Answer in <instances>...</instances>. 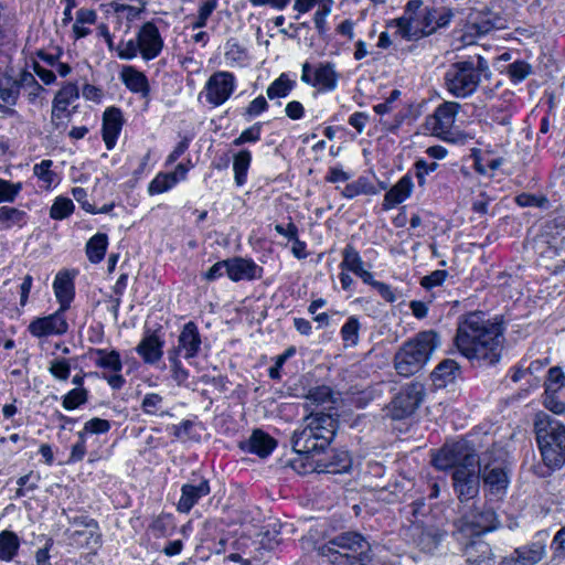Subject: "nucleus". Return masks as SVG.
<instances>
[{"label":"nucleus","instance_id":"obj_1","mask_svg":"<svg viewBox=\"0 0 565 565\" xmlns=\"http://www.w3.org/2000/svg\"><path fill=\"white\" fill-rule=\"evenodd\" d=\"M502 343V326L486 319L482 312H470L458 323L455 344L469 360L492 365L501 356Z\"/></svg>","mask_w":565,"mask_h":565},{"label":"nucleus","instance_id":"obj_2","mask_svg":"<svg viewBox=\"0 0 565 565\" xmlns=\"http://www.w3.org/2000/svg\"><path fill=\"white\" fill-rule=\"evenodd\" d=\"M337 423L331 414L311 413L303 418L301 428L297 429L291 444L296 452L316 455L324 451L334 437Z\"/></svg>","mask_w":565,"mask_h":565},{"label":"nucleus","instance_id":"obj_3","mask_svg":"<svg viewBox=\"0 0 565 565\" xmlns=\"http://www.w3.org/2000/svg\"><path fill=\"white\" fill-rule=\"evenodd\" d=\"M534 428L544 463L550 469H559L565 463V426L550 415L540 413Z\"/></svg>","mask_w":565,"mask_h":565},{"label":"nucleus","instance_id":"obj_4","mask_svg":"<svg viewBox=\"0 0 565 565\" xmlns=\"http://www.w3.org/2000/svg\"><path fill=\"white\" fill-rule=\"evenodd\" d=\"M387 28L405 41H418L436 31L434 11L425 8L422 0H411L399 18L387 22Z\"/></svg>","mask_w":565,"mask_h":565},{"label":"nucleus","instance_id":"obj_5","mask_svg":"<svg viewBox=\"0 0 565 565\" xmlns=\"http://www.w3.org/2000/svg\"><path fill=\"white\" fill-rule=\"evenodd\" d=\"M436 347V332H419L396 352L394 358L396 372L405 377L416 374L424 367Z\"/></svg>","mask_w":565,"mask_h":565},{"label":"nucleus","instance_id":"obj_6","mask_svg":"<svg viewBox=\"0 0 565 565\" xmlns=\"http://www.w3.org/2000/svg\"><path fill=\"white\" fill-rule=\"evenodd\" d=\"M481 75L488 77L490 70L487 60L478 55L476 63L467 60L451 64L445 74V82L454 96L466 97L477 89Z\"/></svg>","mask_w":565,"mask_h":565},{"label":"nucleus","instance_id":"obj_7","mask_svg":"<svg viewBox=\"0 0 565 565\" xmlns=\"http://www.w3.org/2000/svg\"><path fill=\"white\" fill-rule=\"evenodd\" d=\"M479 459L473 447L465 439L446 443L433 455L431 463L438 470L478 466Z\"/></svg>","mask_w":565,"mask_h":565},{"label":"nucleus","instance_id":"obj_8","mask_svg":"<svg viewBox=\"0 0 565 565\" xmlns=\"http://www.w3.org/2000/svg\"><path fill=\"white\" fill-rule=\"evenodd\" d=\"M493 451L482 455L479 459L480 477H482L484 490L493 497L502 498L510 483L509 472L503 461L492 458Z\"/></svg>","mask_w":565,"mask_h":565},{"label":"nucleus","instance_id":"obj_9","mask_svg":"<svg viewBox=\"0 0 565 565\" xmlns=\"http://www.w3.org/2000/svg\"><path fill=\"white\" fill-rule=\"evenodd\" d=\"M425 394L424 385L413 382L406 385L387 406V415L392 419H404L414 414L423 402Z\"/></svg>","mask_w":565,"mask_h":565},{"label":"nucleus","instance_id":"obj_10","mask_svg":"<svg viewBox=\"0 0 565 565\" xmlns=\"http://www.w3.org/2000/svg\"><path fill=\"white\" fill-rule=\"evenodd\" d=\"M460 105L455 102H445L435 113L426 118L425 127L431 135L445 140L452 138V127Z\"/></svg>","mask_w":565,"mask_h":565},{"label":"nucleus","instance_id":"obj_11","mask_svg":"<svg viewBox=\"0 0 565 565\" xmlns=\"http://www.w3.org/2000/svg\"><path fill=\"white\" fill-rule=\"evenodd\" d=\"M235 86V76L232 73L215 72L205 84V100L213 106H221L231 97Z\"/></svg>","mask_w":565,"mask_h":565},{"label":"nucleus","instance_id":"obj_12","mask_svg":"<svg viewBox=\"0 0 565 565\" xmlns=\"http://www.w3.org/2000/svg\"><path fill=\"white\" fill-rule=\"evenodd\" d=\"M452 486L460 502L476 498L480 489V468H457L452 472Z\"/></svg>","mask_w":565,"mask_h":565},{"label":"nucleus","instance_id":"obj_13","mask_svg":"<svg viewBox=\"0 0 565 565\" xmlns=\"http://www.w3.org/2000/svg\"><path fill=\"white\" fill-rule=\"evenodd\" d=\"M352 550L353 534L351 532H344L319 547V553L321 556L327 557L331 564L352 565Z\"/></svg>","mask_w":565,"mask_h":565},{"label":"nucleus","instance_id":"obj_14","mask_svg":"<svg viewBox=\"0 0 565 565\" xmlns=\"http://www.w3.org/2000/svg\"><path fill=\"white\" fill-rule=\"evenodd\" d=\"M301 81L319 90H332L337 86V74L330 63L302 64Z\"/></svg>","mask_w":565,"mask_h":565},{"label":"nucleus","instance_id":"obj_15","mask_svg":"<svg viewBox=\"0 0 565 565\" xmlns=\"http://www.w3.org/2000/svg\"><path fill=\"white\" fill-rule=\"evenodd\" d=\"M64 312L65 311L58 309L52 315L34 319L28 327L29 332L35 338L62 335L66 333L68 324Z\"/></svg>","mask_w":565,"mask_h":565},{"label":"nucleus","instance_id":"obj_16","mask_svg":"<svg viewBox=\"0 0 565 565\" xmlns=\"http://www.w3.org/2000/svg\"><path fill=\"white\" fill-rule=\"evenodd\" d=\"M140 55L145 61L154 60L163 49V39L153 22H146L137 33Z\"/></svg>","mask_w":565,"mask_h":565},{"label":"nucleus","instance_id":"obj_17","mask_svg":"<svg viewBox=\"0 0 565 565\" xmlns=\"http://www.w3.org/2000/svg\"><path fill=\"white\" fill-rule=\"evenodd\" d=\"M545 545L534 542L515 548L503 557L500 565H535L545 556Z\"/></svg>","mask_w":565,"mask_h":565},{"label":"nucleus","instance_id":"obj_18","mask_svg":"<svg viewBox=\"0 0 565 565\" xmlns=\"http://www.w3.org/2000/svg\"><path fill=\"white\" fill-rule=\"evenodd\" d=\"M462 520L478 535L495 530L499 524L494 510L487 507L475 508L470 514H465Z\"/></svg>","mask_w":565,"mask_h":565},{"label":"nucleus","instance_id":"obj_19","mask_svg":"<svg viewBox=\"0 0 565 565\" xmlns=\"http://www.w3.org/2000/svg\"><path fill=\"white\" fill-rule=\"evenodd\" d=\"M24 71H19L17 74L12 70H7L0 73V99L10 106H14L22 94L21 82L24 78Z\"/></svg>","mask_w":565,"mask_h":565},{"label":"nucleus","instance_id":"obj_20","mask_svg":"<svg viewBox=\"0 0 565 565\" xmlns=\"http://www.w3.org/2000/svg\"><path fill=\"white\" fill-rule=\"evenodd\" d=\"M201 349V337L198 327L190 321L184 324L178 338V345L171 351L177 352V356L183 352L185 359H192L198 355Z\"/></svg>","mask_w":565,"mask_h":565},{"label":"nucleus","instance_id":"obj_21","mask_svg":"<svg viewBox=\"0 0 565 565\" xmlns=\"http://www.w3.org/2000/svg\"><path fill=\"white\" fill-rule=\"evenodd\" d=\"M124 124L122 114L119 108L109 107L103 115V140L108 150H111Z\"/></svg>","mask_w":565,"mask_h":565},{"label":"nucleus","instance_id":"obj_22","mask_svg":"<svg viewBox=\"0 0 565 565\" xmlns=\"http://www.w3.org/2000/svg\"><path fill=\"white\" fill-rule=\"evenodd\" d=\"M164 341L156 332H147L139 344L136 352L147 364H156L163 355Z\"/></svg>","mask_w":565,"mask_h":565},{"label":"nucleus","instance_id":"obj_23","mask_svg":"<svg viewBox=\"0 0 565 565\" xmlns=\"http://www.w3.org/2000/svg\"><path fill=\"white\" fill-rule=\"evenodd\" d=\"M210 484L207 480H201L199 484H183L181 488V498L178 502V511L189 513L198 501L210 493Z\"/></svg>","mask_w":565,"mask_h":565},{"label":"nucleus","instance_id":"obj_24","mask_svg":"<svg viewBox=\"0 0 565 565\" xmlns=\"http://www.w3.org/2000/svg\"><path fill=\"white\" fill-rule=\"evenodd\" d=\"M119 77L125 86L135 94L147 98L150 94V85L147 76L131 65L122 66Z\"/></svg>","mask_w":565,"mask_h":565},{"label":"nucleus","instance_id":"obj_25","mask_svg":"<svg viewBox=\"0 0 565 565\" xmlns=\"http://www.w3.org/2000/svg\"><path fill=\"white\" fill-rule=\"evenodd\" d=\"M465 556L469 565H495L491 546L481 539L471 541L465 547Z\"/></svg>","mask_w":565,"mask_h":565},{"label":"nucleus","instance_id":"obj_26","mask_svg":"<svg viewBox=\"0 0 565 565\" xmlns=\"http://www.w3.org/2000/svg\"><path fill=\"white\" fill-rule=\"evenodd\" d=\"M257 270L258 266L250 259L241 257L226 259V274L233 281L255 279Z\"/></svg>","mask_w":565,"mask_h":565},{"label":"nucleus","instance_id":"obj_27","mask_svg":"<svg viewBox=\"0 0 565 565\" xmlns=\"http://www.w3.org/2000/svg\"><path fill=\"white\" fill-rule=\"evenodd\" d=\"M22 95L25 97L29 104L33 106L42 107L46 102L47 90L39 84L34 75L24 71V78L21 82Z\"/></svg>","mask_w":565,"mask_h":565},{"label":"nucleus","instance_id":"obj_28","mask_svg":"<svg viewBox=\"0 0 565 565\" xmlns=\"http://www.w3.org/2000/svg\"><path fill=\"white\" fill-rule=\"evenodd\" d=\"M459 375V364L455 360L447 359L436 366L431 373V380L436 387L441 388L454 383Z\"/></svg>","mask_w":565,"mask_h":565},{"label":"nucleus","instance_id":"obj_29","mask_svg":"<svg viewBox=\"0 0 565 565\" xmlns=\"http://www.w3.org/2000/svg\"><path fill=\"white\" fill-rule=\"evenodd\" d=\"M53 288L56 299L61 305L60 310L66 311L74 298V285L68 274L58 273L55 277Z\"/></svg>","mask_w":565,"mask_h":565},{"label":"nucleus","instance_id":"obj_30","mask_svg":"<svg viewBox=\"0 0 565 565\" xmlns=\"http://www.w3.org/2000/svg\"><path fill=\"white\" fill-rule=\"evenodd\" d=\"M246 447L249 452L265 458L275 449L276 441L273 437L263 430L255 429L250 435Z\"/></svg>","mask_w":565,"mask_h":565},{"label":"nucleus","instance_id":"obj_31","mask_svg":"<svg viewBox=\"0 0 565 565\" xmlns=\"http://www.w3.org/2000/svg\"><path fill=\"white\" fill-rule=\"evenodd\" d=\"M305 398L307 408L311 406H323L326 409H331L337 401L333 391L327 385L310 388Z\"/></svg>","mask_w":565,"mask_h":565},{"label":"nucleus","instance_id":"obj_32","mask_svg":"<svg viewBox=\"0 0 565 565\" xmlns=\"http://www.w3.org/2000/svg\"><path fill=\"white\" fill-rule=\"evenodd\" d=\"M412 185L413 183L411 178L407 175L403 177L388 192H386L384 206L388 209L402 203L409 195Z\"/></svg>","mask_w":565,"mask_h":565},{"label":"nucleus","instance_id":"obj_33","mask_svg":"<svg viewBox=\"0 0 565 565\" xmlns=\"http://www.w3.org/2000/svg\"><path fill=\"white\" fill-rule=\"evenodd\" d=\"M20 540L18 535L11 531L0 532V559L10 562L18 553Z\"/></svg>","mask_w":565,"mask_h":565},{"label":"nucleus","instance_id":"obj_34","mask_svg":"<svg viewBox=\"0 0 565 565\" xmlns=\"http://www.w3.org/2000/svg\"><path fill=\"white\" fill-rule=\"evenodd\" d=\"M96 355L95 364L98 367L109 370L111 372L118 373L122 369L120 355L117 351H106L104 349H96L94 351Z\"/></svg>","mask_w":565,"mask_h":565},{"label":"nucleus","instance_id":"obj_35","mask_svg":"<svg viewBox=\"0 0 565 565\" xmlns=\"http://www.w3.org/2000/svg\"><path fill=\"white\" fill-rule=\"evenodd\" d=\"M108 245V237L106 234H95L86 244V254L92 263H99L106 253Z\"/></svg>","mask_w":565,"mask_h":565},{"label":"nucleus","instance_id":"obj_36","mask_svg":"<svg viewBox=\"0 0 565 565\" xmlns=\"http://www.w3.org/2000/svg\"><path fill=\"white\" fill-rule=\"evenodd\" d=\"M250 161L252 154L248 150H242L234 157V178L238 186H242L246 182L247 171L250 166Z\"/></svg>","mask_w":565,"mask_h":565},{"label":"nucleus","instance_id":"obj_37","mask_svg":"<svg viewBox=\"0 0 565 565\" xmlns=\"http://www.w3.org/2000/svg\"><path fill=\"white\" fill-rule=\"evenodd\" d=\"M179 182V178L175 173H158L156 178L150 182L148 191L151 195L163 193L173 188Z\"/></svg>","mask_w":565,"mask_h":565},{"label":"nucleus","instance_id":"obj_38","mask_svg":"<svg viewBox=\"0 0 565 565\" xmlns=\"http://www.w3.org/2000/svg\"><path fill=\"white\" fill-rule=\"evenodd\" d=\"M141 409L148 415H169V412L163 409V397L157 393H148L145 395L141 402Z\"/></svg>","mask_w":565,"mask_h":565},{"label":"nucleus","instance_id":"obj_39","mask_svg":"<svg viewBox=\"0 0 565 565\" xmlns=\"http://www.w3.org/2000/svg\"><path fill=\"white\" fill-rule=\"evenodd\" d=\"M295 83L286 74H281L267 88L266 93L270 99L286 97L294 88Z\"/></svg>","mask_w":565,"mask_h":565},{"label":"nucleus","instance_id":"obj_40","mask_svg":"<svg viewBox=\"0 0 565 565\" xmlns=\"http://www.w3.org/2000/svg\"><path fill=\"white\" fill-rule=\"evenodd\" d=\"M381 386L382 383H377L361 390H358L355 386V407H366L369 403L379 399L382 395V390L380 388Z\"/></svg>","mask_w":565,"mask_h":565},{"label":"nucleus","instance_id":"obj_41","mask_svg":"<svg viewBox=\"0 0 565 565\" xmlns=\"http://www.w3.org/2000/svg\"><path fill=\"white\" fill-rule=\"evenodd\" d=\"M88 401V391L84 387H75L64 395L62 405L66 411H73Z\"/></svg>","mask_w":565,"mask_h":565},{"label":"nucleus","instance_id":"obj_42","mask_svg":"<svg viewBox=\"0 0 565 565\" xmlns=\"http://www.w3.org/2000/svg\"><path fill=\"white\" fill-rule=\"evenodd\" d=\"M480 21H477L473 23V28L477 30L480 34H486L490 32L492 29H502L503 28V21L500 17L497 14H492L491 12H481L480 13Z\"/></svg>","mask_w":565,"mask_h":565},{"label":"nucleus","instance_id":"obj_43","mask_svg":"<svg viewBox=\"0 0 565 565\" xmlns=\"http://www.w3.org/2000/svg\"><path fill=\"white\" fill-rule=\"evenodd\" d=\"M79 97V89L75 83H65L55 94L53 103L68 107V105Z\"/></svg>","mask_w":565,"mask_h":565},{"label":"nucleus","instance_id":"obj_44","mask_svg":"<svg viewBox=\"0 0 565 565\" xmlns=\"http://www.w3.org/2000/svg\"><path fill=\"white\" fill-rule=\"evenodd\" d=\"M71 118L72 113L68 110V107H63L52 102L51 124L54 129L60 131L65 130Z\"/></svg>","mask_w":565,"mask_h":565},{"label":"nucleus","instance_id":"obj_45","mask_svg":"<svg viewBox=\"0 0 565 565\" xmlns=\"http://www.w3.org/2000/svg\"><path fill=\"white\" fill-rule=\"evenodd\" d=\"M52 160L45 159L33 167V173L44 183L49 189L56 180V173L51 170Z\"/></svg>","mask_w":565,"mask_h":565},{"label":"nucleus","instance_id":"obj_46","mask_svg":"<svg viewBox=\"0 0 565 565\" xmlns=\"http://www.w3.org/2000/svg\"><path fill=\"white\" fill-rule=\"evenodd\" d=\"M74 210L71 199L58 196L55 199L50 210V215L54 220H63L67 217Z\"/></svg>","mask_w":565,"mask_h":565},{"label":"nucleus","instance_id":"obj_47","mask_svg":"<svg viewBox=\"0 0 565 565\" xmlns=\"http://www.w3.org/2000/svg\"><path fill=\"white\" fill-rule=\"evenodd\" d=\"M168 360L170 362L172 379L177 382L178 385L185 383L189 379V372L183 367L179 356H177V352L169 351Z\"/></svg>","mask_w":565,"mask_h":565},{"label":"nucleus","instance_id":"obj_48","mask_svg":"<svg viewBox=\"0 0 565 565\" xmlns=\"http://www.w3.org/2000/svg\"><path fill=\"white\" fill-rule=\"evenodd\" d=\"M49 372L54 379L66 381L71 374V364L64 358L54 359L50 362Z\"/></svg>","mask_w":565,"mask_h":565},{"label":"nucleus","instance_id":"obj_49","mask_svg":"<svg viewBox=\"0 0 565 565\" xmlns=\"http://www.w3.org/2000/svg\"><path fill=\"white\" fill-rule=\"evenodd\" d=\"M342 271L340 274V280L343 289H348L351 286L350 271H353V255L351 253V246L348 245L343 250V260L341 263Z\"/></svg>","mask_w":565,"mask_h":565},{"label":"nucleus","instance_id":"obj_50","mask_svg":"<svg viewBox=\"0 0 565 565\" xmlns=\"http://www.w3.org/2000/svg\"><path fill=\"white\" fill-rule=\"evenodd\" d=\"M22 190V183H12L8 180L0 179V203H12Z\"/></svg>","mask_w":565,"mask_h":565},{"label":"nucleus","instance_id":"obj_51","mask_svg":"<svg viewBox=\"0 0 565 565\" xmlns=\"http://www.w3.org/2000/svg\"><path fill=\"white\" fill-rule=\"evenodd\" d=\"M115 50L120 60H134L138 54H140V47L137 39H131L126 42L121 41Z\"/></svg>","mask_w":565,"mask_h":565},{"label":"nucleus","instance_id":"obj_52","mask_svg":"<svg viewBox=\"0 0 565 565\" xmlns=\"http://www.w3.org/2000/svg\"><path fill=\"white\" fill-rule=\"evenodd\" d=\"M565 384V375L561 367L554 366L548 370L545 381L546 393H555Z\"/></svg>","mask_w":565,"mask_h":565},{"label":"nucleus","instance_id":"obj_53","mask_svg":"<svg viewBox=\"0 0 565 565\" xmlns=\"http://www.w3.org/2000/svg\"><path fill=\"white\" fill-rule=\"evenodd\" d=\"M370 551V543L363 536L355 533V561H358L360 565H370L371 557L367 555Z\"/></svg>","mask_w":565,"mask_h":565},{"label":"nucleus","instance_id":"obj_54","mask_svg":"<svg viewBox=\"0 0 565 565\" xmlns=\"http://www.w3.org/2000/svg\"><path fill=\"white\" fill-rule=\"evenodd\" d=\"M262 124L256 122L233 140V145L238 147L246 142H256L260 139Z\"/></svg>","mask_w":565,"mask_h":565},{"label":"nucleus","instance_id":"obj_55","mask_svg":"<svg viewBox=\"0 0 565 565\" xmlns=\"http://www.w3.org/2000/svg\"><path fill=\"white\" fill-rule=\"evenodd\" d=\"M24 215V212L10 206L0 207V224L4 227H10L12 224L19 223Z\"/></svg>","mask_w":565,"mask_h":565},{"label":"nucleus","instance_id":"obj_56","mask_svg":"<svg viewBox=\"0 0 565 565\" xmlns=\"http://www.w3.org/2000/svg\"><path fill=\"white\" fill-rule=\"evenodd\" d=\"M331 12V2L322 0L318 4V9L315 13L313 21L315 25L320 34L326 31V19Z\"/></svg>","mask_w":565,"mask_h":565},{"label":"nucleus","instance_id":"obj_57","mask_svg":"<svg viewBox=\"0 0 565 565\" xmlns=\"http://www.w3.org/2000/svg\"><path fill=\"white\" fill-rule=\"evenodd\" d=\"M413 535L416 536L415 542L423 550H429L433 545L436 544L435 535L431 532H425L420 529L418 524H414L412 527Z\"/></svg>","mask_w":565,"mask_h":565},{"label":"nucleus","instance_id":"obj_58","mask_svg":"<svg viewBox=\"0 0 565 565\" xmlns=\"http://www.w3.org/2000/svg\"><path fill=\"white\" fill-rule=\"evenodd\" d=\"M530 71L531 66L523 61H516L508 66V73L513 82L523 81Z\"/></svg>","mask_w":565,"mask_h":565},{"label":"nucleus","instance_id":"obj_59","mask_svg":"<svg viewBox=\"0 0 565 565\" xmlns=\"http://www.w3.org/2000/svg\"><path fill=\"white\" fill-rule=\"evenodd\" d=\"M170 529V520L166 515L157 516L151 524L149 525V530L156 537H162L168 535V531Z\"/></svg>","mask_w":565,"mask_h":565},{"label":"nucleus","instance_id":"obj_60","mask_svg":"<svg viewBox=\"0 0 565 565\" xmlns=\"http://www.w3.org/2000/svg\"><path fill=\"white\" fill-rule=\"evenodd\" d=\"M111 6L114 8V11L117 14H119L121 17H125L129 21L135 20L136 18H138L139 14L143 10V8H136V7H132V6H129V4L117 3V2H114Z\"/></svg>","mask_w":565,"mask_h":565},{"label":"nucleus","instance_id":"obj_61","mask_svg":"<svg viewBox=\"0 0 565 565\" xmlns=\"http://www.w3.org/2000/svg\"><path fill=\"white\" fill-rule=\"evenodd\" d=\"M109 428V422L98 417L92 418L85 423V431H89L90 434H104L107 433Z\"/></svg>","mask_w":565,"mask_h":565},{"label":"nucleus","instance_id":"obj_62","mask_svg":"<svg viewBox=\"0 0 565 565\" xmlns=\"http://www.w3.org/2000/svg\"><path fill=\"white\" fill-rule=\"evenodd\" d=\"M268 107L267 100L264 96H258L253 99L246 107L245 115L248 117H255L265 111Z\"/></svg>","mask_w":565,"mask_h":565},{"label":"nucleus","instance_id":"obj_63","mask_svg":"<svg viewBox=\"0 0 565 565\" xmlns=\"http://www.w3.org/2000/svg\"><path fill=\"white\" fill-rule=\"evenodd\" d=\"M54 545L53 539L49 537L45 542V545L41 548H39L35 552V563L36 565H52L50 558V551Z\"/></svg>","mask_w":565,"mask_h":565},{"label":"nucleus","instance_id":"obj_64","mask_svg":"<svg viewBox=\"0 0 565 565\" xmlns=\"http://www.w3.org/2000/svg\"><path fill=\"white\" fill-rule=\"evenodd\" d=\"M552 546L558 556L565 557V526L556 532Z\"/></svg>","mask_w":565,"mask_h":565}]
</instances>
